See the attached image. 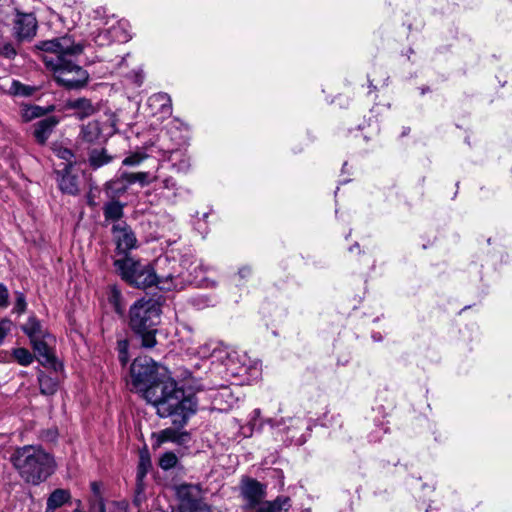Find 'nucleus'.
Returning a JSON list of instances; mask_svg holds the SVG:
<instances>
[{"label":"nucleus","mask_w":512,"mask_h":512,"mask_svg":"<svg viewBox=\"0 0 512 512\" xmlns=\"http://www.w3.org/2000/svg\"><path fill=\"white\" fill-rule=\"evenodd\" d=\"M131 390L143 393L162 417H173V424L183 427L196 412L193 396L185 395L164 367L147 356L136 358L130 367Z\"/></svg>","instance_id":"obj_1"},{"label":"nucleus","mask_w":512,"mask_h":512,"mask_svg":"<svg viewBox=\"0 0 512 512\" xmlns=\"http://www.w3.org/2000/svg\"><path fill=\"white\" fill-rule=\"evenodd\" d=\"M35 48L43 53L42 60L53 72L59 85L67 89H78L86 85L89 74L75 62L83 53L84 44L75 33L40 41Z\"/></svg>","instance_id":"obj_2"},{"label":"nucleus","mask_w":512,"mask_h":512,"mask_svg":"<svg viewBox=\"0 0 512 512\" xmlns=\"http://www.w3.org/2000/svg\"><path fill=\"white\" fill-rule=\"evenodd\" d=\"M10 461L19 477L30 485H39L46 481L56 469L54 456L40 445L16 448Z\"/></svg>","instance_id":"obj_3"},{"label":"nucleus","mask_w":512,"mask_h":512,"mask_svg":"<svg viewBox=\"0 0 512 512\" xmlns=\"http://www.w3.org/2000/svg\"><path fill=\"white\" fill-rule=\"evenodd\" d=\"M114 266L121 278L136 288L145 289L156 286L165 291L182 288L178 276H174L172 273L158 275L151 265L143 264L128 256L116 259Z\"/></svg>","instance_id":"obj_4"},{"label":"nucleus","mask_w":512,"mask_h":512,"mask_svg":"<svg viewBox=\"0 0 512 512\" xmlns=\"http://www.w3.org/2000/svg\"><path fill=\"white\" fill-rule=\"evenodd\" d=\"M160 314V304L152 298L139 299L130 307L129 326L141 337L142 347L152 348L156 345V326L160 322Z\"/></svg>","instance_id":"obj_5"},{"label":"nucleus","mask_w":512,"mask_h":512,"mask_svg":"<svg viewBox=\"0 0 512 512\" xmlns=\"http://www.w3.org/2000/svg\"><path fill=\"white\" fill-rule=\"evenodd\" d=\"M212 355L216 361L221 362L228 373L235 377L256 379L261 374L259 360L252 359L245 351L229 349L228 347H215Z\"/></svg>","instance_id":"obj_6"},{"label":"nucleus","mask_w":512,"mask_h":512,"mask_svg":"<svg viewBox=\"0 0 512 512\" xmlns=\"http://www.w3.org/2000/svg\"><path fill=\"white\" fill-rule=\"evenodd\" d=\"M38 22L31 12L16 10L13 20V35L18 41H30L36 35Z\"/></svg>","instance_id":"obj_7"},{"label":"nucleus","mask_w":512,"mask_h":512,"mask_svg":"<svg viewBox=\"0 0 512 512\" xmlns=\"http://www.w3.org/2000/svg\"><path fill=\"white\" fill-rule=\"evenodd\" d=\"M240 491L246 506L258 511L259 506L264 502L266 486L252 478H245L241 482Z\"/></svg>","instance_id":"obj_8"},{"label":"nucleus","mask_w":512,"mask_h":512,"mask_svg":"<svg viewBox=\"0 0 512 512\" xmlns=\"http://www.w3.org/2000/svg\"><path fill=\"white\" fill-rule=\"evenodd\" d=\"M52 340L53 338L50 335V338H39L31 341V344L40 364L44 367L57 371L59 368H61V364L57 361L54 352L50 347V342Z\"/></svg>","instance_id":"obj_9"},{"label":"nucleus","mask_w":512,"mask_h":512,"mask_svg":"<svg viewBox=\"0 0 512 512\" xmlns=\"http://www.w3.org/2000/svg\"><path fill=\"white\" fill-rule=\"evenodd\" d=\"M112 234L119 253L126 254L136 247V236L125 221L113 224Z\"/></svg>","instance_id":"obj_10"},{"label":"nucleus","mask_w":512,"mask_h":512,"mask_svg":"<svg viewBox=\"0 0 512 512\" xmlns=\"http://www.w3.org/2000/svg\"><path fill=\"white\" fill-rule=\"evenodd\" d=\"M147 106L154 116L159 115L160 119L167 118L172 114V102L167 93L159 92L148 98Z\"/></svg>","instance_id":"obj_11"},{"label":"nucleus","mask_w":512,"mask_h":512,"mask_svg":"<svg viewBox=\"0 0 512 512\" xmlns=\"http://www.w3.org/2000/svg\"><path fill=\"white\" fill-rule=\"evenodd\" d=\"M58 124L59 118L54 115L48 116L36 122L34 124L33 131V135L36 141L41 145L45 144Z\"/></svg>","instance_id":"obj_12"},{"label":"nucleus","mask_w":512,"mask_h":512,"mask_svg":"<svg viewBox=\"0 0 512 512\" xmlns=\"http://www.w3.org/2000/svg\"><path fill=\"white\" fill-rule=\"evenodd\" d=\"M105 25L110 32L113 42L125 43L131 38L128 32L129 24L127 21L112 19L107 21Z\"/></svg>","instance_id":"obj_13"},{"label":"nucleus","mask_w":512,"mask_h":512,"mask_svg":"<svg viewBox=\"0 0 512 512\" xmlns=\"http://www.w3.org/2000/svg\"><path fill=\"white\" fill-rule=\"evenodd\" d=\"M67 106L74 111V115L79 119L90 117L98 111L97 105L86 98L70 100Z\"/></svg>","instance_id":"obj_14"},{"label":"nucleus","mask_w":512,"mask_h":512,"mask_svg":"<svg viewBox=\"0 0 512 512\" xmlns=\"http://www.w3.org/2000/svg\"><path fill=\"white\" fill-rule=\"evenodd\" d=\"M59 188L62 192L76 195L79 192L78 177L71 172V165H66L59 180Z\"/></svg>","instance_id":"obj_15"},{"label":"nucleus","mask_w":512,"mask_h":512,"mask_svg":"<svg viewBox=\"0 0 512 512\" xmlns=\"http://www.w3.org/2000/svg\"><path fill=\"white\" fill-rule=\"evenodd\" d=\"M291 507V499L280 495L273 501H264L257 512H288Z\"/></svg>","instance_id":"obj_16"},{"label":"nucleus","mask_w":512,"mask_h":512,"mask_svg":"<svg viewBox=\"0 0 512 512\" xmlns=\"http://www.w3.org/2000/svg\"><path fill=\"white\" fill-rule=\"evenodd\" d=\"M22 330L29 337L30 342L39 338H50V334L43 330L40 321L34 316L28 318Z\"/></svg>","instance_id":"obj_17"},{"label":"nucleus","mask_w":512,"mask_h":512,"mask_svg":"<svg viewBox=\"0 0 512 512\" xmlns=\"http://www.w3.org/2000/svg\"><path fill=\"white\" fill-rule=\"evenodd\" d=\"M124 205L119 201H110L103 206V214L105 222L118 223L121 222L124 215Z\"/></svg>","instance_id":"obj_18"},{"label":"nucleus","mask_w":512,"mask_h":512,"mask_svg":"<svg viewBox=\"0 0 512 512\" xmlns=\"http://www.w3.org/2000/svg\"><path fill=\"white\" fill-rule=\"evenodd\" d=\"M151 468V460L148 455L141 454L139 464L137 467V474H136V492L137 494H140L144 491L145 485H144V479L148 473V471Z\"/></svg>","instance_id":"obj_19"},{"label":"nucleus","mask_w":512,"mask_h":512,"mask_svg":"<svg viewBox=\"0 0 512 512\" xmlns=\"http://www.w3.org/2000/svg\"><path fill=\"white\" fill-rule=\"evenodd\" d=\"M69 499V491L65 489H56L51 493L47 500V510H55L65 504Z\"/></svg>","instance_id":"obj_20"},{"label":"nucleus","mask_w":512,"mask_h":512,"mask_svg":"<svg viewBox=\"0 0 512 512\" xmlns=\"http://www.w3.org/2000/svg\"><path fill=\"white\" fill-rule=\"evenodd\" d=\"M177 512H208V506L199 499H184Z\"/></svg>","instance_id":"obj_21"},{"label":"nucleus","mask_w":512,"mask_h":512,"mask_svg":"<svg viewBox=\"0 0 512 512\" xmlns=\"http://www.w3.org/2000/svg\"><path fill=\"white\" fill-rule=\"evenodd\" d=\"M100 133L101 129L97 121L89 122L81 129L82 138L89 143L95 142L99 138Z\"/></svg>","instance_id":"obj_22"},{"label":"nucleus","mask_w":512,"mask_h":512,"mask_svg":"<svg viewBox=\"0 0 512 512\" xmlns=\"http://www.w3.org/2000/svg\"><path fill=\"white\" fill-rule=\"evenodd\" d=\"M38 381H39V387L40 391L44 395H52L57 390V381L44 374L43 372H40L38 375Z\"/></svg>","instance_id":"obj_23"},{"label":"nucleus","mask_w":512,"mask_h":512,"mask_svg":"<svg viewBox=\"0 0 512 512\" xmlns=\"http://www.w3.org/2000/svg\"><path fill=\"white\" fill-rule=\"evenodd\" d=\"M111 161V157L106 154L105 150L94 149L89 154V163L94 168H100Z\"/></svg>","instance_id":"obj_24"},{"label":"nucleus","mask_w":512,"mask_h":512,"mask_svg":"<svg viewBox=\"0 0 512 512\" xmlns=\"http://www.w3.org/2000/svg\"><path fill=\"white\" fill-rule=\"evenodd\" d=\"M9 93L14 96H22V97H29L34 94L36 91L35 87L22 84L21 82L17 80H13L11 82V85L9 87Z\"/></svg>","instance_id":"obj_25"},{"label":"nucleus","mask_w":512,"mask_h":512,"mask_svg":"<svg viewBox=\"0 0 512 512\" xmlns=\"http://www.w3.org/2000/svg\"><path fill=\"white\" fill-rule=\"evenodd\" d=\"M121 179L124 180L125 183L128 185L138 182L142 186H145L151 182V180L149 179V173H147V172H136V173L124 172L121 174Z\"/></svg>","instance_id":"obj_26"},{"label":"nucleus","mask_w":512,"mask_h":512,"mask_svg":"<svg viewBox=\"0 0 512 512\" xmlns=\"http://www.w3.org/2000/svg\"><path fill=\"white\" fill-rule=\"evenodd\" d=\"M108 301L110 305L114 308L115 312L119 315L124 313V305L122 303V294L119 289L115 286L110 288L108 294Z\"/></svg>","instance_id":"obj_27"},{"label":"nucleus","mask_w":512,"mask_h":512,"mask_svg":"<svg viewBox=\"0 0 512 512\" xmlns=\"http://www.w3.org/2000/svg\"><path fill=\"white\" fill-rule=\"evenodd\" d=\"M92 41L98 46H108L113 43L110 32L106 27L92 33Z\"/></svg>","instance_id":"obj_28"},{"label":"nucleus","mask_w":512,"mask_h":512,"mask_svg":"<svg viewBox=\"0 0 512 512\" xmlns=\"http://www.w3.org/2000/svg\"><path fill=\"white\" fill-rule=\"evenodd\" d=\"M13 357L15 360L22 366H28L30 365L33 360L34 356L30 351L26 348H16L13 350Z\"/></svg>","instance_id":"obj_29"},{"label":"nucleus","mask_w":512,"mask_h":512,"mask_svg":"<svg viewBox=\"0 0 512 512\" xmlns=\"http://www.w3.org/2000/svg\"><path fill=\"white\" fill-rule=\"evenodd\" d=\"M127 185L121 177L117 180H112L106 183L105 190L107 193H111L113 195H119L124 193L127 190Z\"/></svg>","instance_id":"obj_30"},{"label":"nucleus","mask_w":512,"mask_h":512,"mask_svg":"<svg viewBox=\"0 0 512 512\" xmlns=\"http://www.w3.org/2000/svg\"><path fill=\"white\" fill-rule=\"evenodd\" d=\"M158 440L160 443L163 442H179L180 441V433L178 430L174 428H166L159 432Z\"/></svg>","instance_id":"obj_31"},{"label":"nucleus","mask_w":512,"mask_h":512,"mask_svg":"<svg viewBox=\"0 0 512 512\" xmlns=\"http://www.w3.org/2000/svg\"><path fill=\"white\" fill-rule=\"evenodd\" d=\"M129 342L125 339L117 342L118 359L120 363L125 366L129 361Z\"/></svg>","instance_id":"obj_32"},{"label":"nucleus","mask_w":512,"mask_h":512,"mask_svg":"<svg viewBox=\"0 0 512 512\" xmlns=\"http://www.w3.org/2000/svg\"><path fill=\"white\" fill-rule=\"evenodd\" d=\"M215 347H224L223 345H220L218 343H215V342H207L203 345H201L198 350H197V354L201 357V358H208V357H211L215 360V358L213 357L212 355V351Z\"/></svg>","instance_id":"obj_33"},{"label":"nucleus","mask_w":512,"mask_h":512,"mask_svg":"<svg viewBox=\"0 0 512 512\" xmlns=\"http://www.w3.org/2000/svg\"><path fill=\"white\" fill-rule=\"evenodd\" d=\"M177 461H178V459L175 456V454L168 452V453H165L160 458L159 465L162 469L169 470V469L173 468L174 466H176Z\"/></svg>","instance_id":"obj_34"},{"label":"nucleus","mask_w":512,"mask_h":512,"mask_svg":"<svg viewBox=\"0 0 512 512\" xmlns=\"http://www.w3.org/2000/svg\"><path fill=\"white\" fill-rule=\"evenodd\" d=\"M16 54H17L16 49L12 43L5 42V41L0 42V55L1 56L8 58V59H12L16 56Z\"/></svg>","instance_id":"obj_35"},{"label":"nucleus","mask_w":512,"mask_h":512,"mask_svg":"<svg viewBox=\"0 0 512 512\" xmlns=\"http://www.w3.org/2000/svg\"><path fill=\"white\" fill-rule=\"evenodd\" d=\"M43 114V109L39 106H31L27 108L23 114L25 120L29 121L33 118L40 117Z\"/></svg>","instance_id":"obj_36"},{"label":"nucleus","mask_w":512,"mask_h":512,"mask_svg":"<svg viewBox=\"0 0 512 512\" xmlns=\"http://www.w3.org/2000/svg\"><path fill=\"white\" fill-rule=\"evenodd\" d=\"M145 159V156L139 153H135L132 155L127 156L123 160V165L126 166H137L139 165L143 160Z\"/></svg>","instance_id":"obj_37"},{"label":"nucleus","mask_w":512,"mask_h":512,"mask_svg":"<svg viewBox=\"0 0 512 512\" xmlns=\"http://www.w3.org/2000/svg\"><path fill=\"white\" fill-rule=\"evenodd\" d=\"M26 300L22 293H17L16 302L14 305V312L19 314L23 313L26 310Z\"/></svg>","instance_id":"obj_38"},{"label":"nucleus","mask_w":512,"mask_h":512,"mask_svg":"<svg viewBox=\"0 0 512 512\" xmlns=\"http://www.w3.org/2000/svg\"><path fill=\"white\" fill-rule=\"evenodd\" d=\"M11 329V321L3 319L0 321V345L3 343L5 337L8 335Z\"/></svg>","instance_id":"obj_39"},{"label":"nucleus","mask_w":512,"mask_h":512,"mask_svg":"<svg viewBox=\"0 0 512 512\" xmlns=\"http://www.w3.org/2000/svg\"><path fill=\"white\" fill-rule=\"evenodd\" d=\"M173 166L176 168V170L178 172L185 173L190 168V158L186 157V158L179 160L178 162H173Z\"/></svg>","instance_id":"obj_40"},{"label":"nucleus","mask_w":512,"mask_h":512,"mask_svg":"<svg viewBox=\"0 0 512 512\" xmlns=\"http://www.w3.org/2000/svg\"><path fill=\"white\" fill-rule=\"evenodd\" d=\"M8 297L9 293L7 288L3 284H0V308L7 307Z\"/></svg>","instance_id":"obj_41"},{"label":"nucleus","mask_w":512,"mask_h":512,"mask_svg":"<svg viewBox=\"0 0 512 512\" xmlns=\"http://www.w3.org/2000/svg\"><path fill=\"white\" fill-rule=\"evenodd\" d=\"M162 188L168 189V190H174L176 189L177 183L172 177H167L162 180Z\"/></svg>","instance_id":"obj_42"},{"label":"nucleus","mask_w":512,"mask_h":512,"mask_svg":"<svg viewBox=\"0 0 512 512\" xmlns=\"http://www.w3.org/2000/svg\"><path fill=\"white\" fill-rule=\"evenodd\" d=\"M265 424L269 425L273 429L275 427H279V426L283 425L284 424V420L281 419L280 421H278V420H274V419L269 418V419H267L265 421Z\"/></svg>","instance_id":"obj_43"},{"label":"nucleus","mask_w":512,"mask_h":512,"mask_svg":"<svg viewBox=\"0 0 512 512\" xmlns=\"http://www.w3.org/2000/svg\"><path fill=\"white\" fill-rule=\"evenodd\" d=\"M253 415H254V416H253V418L251 419V422H250V423H251V425H252V428L254 429V428H255V426L257 425V420H258V418L260 417V409H255V410L253 411Z\"/></svg>","instance_id":"obj_44"},{"label":"nucleus","mask_w":512,"mask_h":512,"mask_svg":"<svg viewBox=\"0 0 512 512\" xmlns=\"http://www.w3.org/2000/svg\"><path fill=\"white\" fill-rule=\"evenodd\" d=\"M238 273H239V276H240L241 278H246L247 276H249V275H250L251 270H250V268H249V267H243V268L239 269V272H238Z\"/></svg>","instance_id":"obj_45"},{"label":"nucleus","mask_w":512,"mask_h":512,"mask_svg":"<svg viewBox=\"0 0 512 512\" xmlns=\"http://www.w3.org/2000/svg\"><path fill=\"white\" fill-rule=\"evenodd\" d=\"M73 156L72 152L68 149H65L63 152H62V155L61 157L64 158V159H69Z\"/></svg>","instance_id":"obj_46"},{"label":"nucleus","mask_w":512,"mask_h":512,"mask_svg":"<svg viewBox=\"0 0 512 512\" xmlns=\"http://www.w3.org/2000/svg\"><path fill=\"white\" fill-rule=\"evenodd\" d=\"M54 20L62 21V17L58 13L52 12L50 21L53 22Z\"/></svg>","instance_id":"obj_47"},{"label":"nucleus","mask_w":512,"mask_h":512,"mask_svg":"<svg viewBox=\"0 0 512 512\" xmlns=\"http://www.w3.org/2000/svg\"><path fill=\"white\" fill-rule=\"evenodd\" d=\"M136 79L135 82L140 86L143 82V75L141 72L136 73Z\"/></svg>","instance_id":"obj_48"},{"label":"nucleus","mask_w":512,"mask_h":512,"mask_svg":"<svg viewBox=\"0 0 512 512\" xmlns=\"http://www.w3.org/2000/svg\"><path fill=\"white\" fill-rule=\"evenodd\" d=\"M356 248L357 249L359 248V245L357 243H355L353 246H351L349 250L352 252V251L356 250Z\"/></svg>","instance_id":"obj_49"},{"label":"nucleus","mask_w":512,"mask_h":512,"mask_svg":"<svg viewBox=\"0 0 512 512\" xmlns=\"http://www.w3.org/2000/svg\"><path fill=\"white\" fill-rule=\"evenodd\" d=\"M178 155L177 152H172V155H171V160L174 161L175 160V157Z\"/></svg>","instance_id":"obj_50"},{"label":"nucleus","mask_w":512,"mask_h":512,"mask_svg":"<svg viewBox=\"0 0 512 512\" xmlns=\"http://www.w3.org/2000/svg\"><path fill=\"white\" fill-rule=\"evenodd\" d=\"M125 59H126L125 57H122L119 65H122L124 63Z\"/></svg>","instance_id":"obj_51"},{"label":"nucleus","mask_w":512,"mask_h":512,"mask_svg":"<svg viewBox=\"0 0 512 512\" xmlns=\"http://www.w3.org/2000/svg\"><path fill=\"white\" fill-rule=\"evenodd\" d=\"M88 203H89L90 205H95V203L93 202V199H89Z\"/></svg>","instance_id":"obj_52"},{"label":"nucleus","mask_w":512,"mask_h":512,"mask_svg":"<svg viewBox=\"0 0 512 512\" xmlns=\"http://www.w3.org/2000/svg\"><path fill=\"white\" fill-rule=\"evenodd\" d=\"M160 263H162V260H161V259H159V260L157 261V265H159Z\"/></svg>","instance_id":"obj_53"},{"label":"nucleus","mask_w":512,"mask_h":512,"mask_svg":"<svg viewBox=\"0 0 512 512\" xmlns=\"http://www.w3.org/2000/svg\"><path fill=\"white\" fill-rule=\"evenodd\" d=\"M303 512H310V510H309V509H306V510H304Z\"/></svg>","instance_id":"obj_54"}]
</instances>
